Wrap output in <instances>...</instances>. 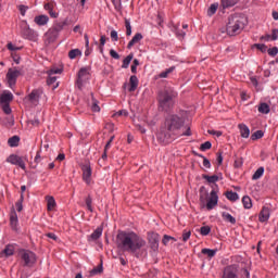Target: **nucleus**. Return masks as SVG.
<instances>
[{
    "label": "nucleus",
    "instance_id": "1",
    "mask_svg": "<svg viewBox=\"0 0 278 278\" xmlns=\"http://www.w3.org/2000/svg\"><path fill=\"white\" fill-rule=\"evenodd\" d=\"M182 127L184 118L175 114L168 115L156 132L157 142L160 144H170V142H175L180 136H192L190 127H187V131H182Z\"/></svg>",
    "mask_w": 278,
    "mask_h": 278
},
{
    "label": "nucleus",
    "instance_id": "2",
    "mask_svg": "<svg viewBox=\"0 0 278 278\" xmlns=\"http://www.w3.org/2000/svg\"><path fill=\"white\" fill-rule=\"evenodd\" d=\"M117 247L127 253H137L143 247H147V241L136 232L122 231L117 233Z\"/></svg>",
    "mask_w": 278,
    "mask_h": 278
},
{
    "label": "nucleus",
    "instance_id": "3",
    "mask_svg": "<svg viewBox=\"0 0 278 278\" xmlns=\"http://www.w3.org/2000/svg\"><path fill=\"white\" fill-rule=\"evenodd\" d=\"M177 93L173 89H165L159 93V108L163 112H168L175 105Z\"/></svg>",
    "mask_w": 278,
    "mask_h": 278
},
{
    "label": "nucleus",
    "instance_id": "4",
    "mask_svg": "<svg viewBox=\"0 0 278 278\" xmlns=\"http://www.w3.org/2000/svg\"><path fill=\"white\" fill-rule=\"evenodd\" d=\"M242 29H244V17L240 14L230 15L226 27L228 36H238Z\"/></svg>",
    "mask_w": 278,
    "mask_h": 278
},
{
    "label": "nucleus",
    "instance_id": "5",
    "mask_svg": "<svg viewBox=\"0 0 278 278\" xmlns=\"http://www.w3.org/2000/svg\"><path fill=\"white\" fill-rule=\"evenodd\" d=\"M200 203L202 207H206L208 212L214 210L216 205H218V193L216 192V190L213 189L206 200V203L205 198H203V195H200Z\"/></svg>",
    "mask_w": 278,
    "mask_h": 278
},
{
    "label": "nucleus",
    "instance_id": "6",
    "mask_svg": "<svg viewBox=\"0 0 278 278\" xmlns=\"http://www.w3.org/2000/svg\"><path fill=\"white\" fill-rule=\"evenodd\" d=\"M21 29V34L26 40H31L33 42L38 40V33L29 27L27 21H22Z\"/></svg>",
    "mask_w": 278,
    "mask_h": 278
},
{
    "label": "nucleus",
    "instance_id": "7",
    "mask_svg": "<svg viewBox=\"0 0 278 278\" xmlns=\"http://www.w3.org/2000/svg\"><path fill=\"white\" fill-rule=\"evenodd\" d=\"M20 257L24 264V266H27L28 268H31L34 264L37 262L36 253L29 251V250H22L20 251Z\"/></svg>",
    "mask_w": 278,
    "mask_h": 278
},
{
    "label": "nucleus",
    "instance_id": "8",
    "mask_svg": "<svg viewBox=\"0 0 278 278\" xmlns=\"http://www.w3.org/2000/svg\"><path fill=\"white\" fill-rule=\"evenodd\" d=\"M40 97H42V90L34 89L28 96L25 97V103H29L34 108L40 103Z\"/></svg>",
    "mask_w": 278,
    "mask_h": 278
},
{
    "label": "nucleus",
    "instance_id": "9",
    "mask_svg": "<svg viewBox=\"0 0 278 278\" xmlns=\"http://www.w3.org/2000/svg\"><path fill=\"white\" fill-rule=\"evenodd\" d=\"M21 77V72L18 68H9L7 73V81L9 84V88H14L16 86V80Z\"/></svg>",
    "mask_w": 278,
    "mask_h": 278
},
{
    "label": "nucleus",
    "instance_id": "10",
    "mask_svg": "<svg viewBox=\"0 0 278 278\" xmlns=\"http://www.w3.org/2000/svg\"><path fill=\"white\" fill-rule=\"evenodd\" d=\"M60 73H62V70L60 68H53L48 72L49 77L47 79V84L48 86H52V90H55V88L60 86V83H58V77L54 76L60 75Z\"/></svg>",
    "mask_w": 278,
    "mask_h": 278
},
{
    "label": "nucleus",
    "instance_id": "11",
    "mask_svg": "<svg viewBox=\"0 0 278 278\" xmlns=\"http://www.w3.org/2000/svg\"><path fill=\"white\" fill-rule=\"evenodd\" d=\"M90 77V67H83L78 72V78H77V88L81 90V87L84 86V81Z\"/></svg>",
    "mask_w": 278,
    "mask_h": 278
},
{
    "label": "nucleus",
    "instance_id": "12",
    "mask_svg": "<svg viewBox=\"0 0 278 278\" xmlns=\"http://www.w3.org/2000/svg\"><path fill=\"white\" fill-rule=\"evenodd\" d=\"M7 162L9 164H12L13 166H20V168H22V170H25V168H26L25 160H23L22 156H18L16 154L9 155V157L7 159Z\"/></svg>",
    "mask_w": 278,
    "mask_h": 278
},
{
    "label": "nucleus",
    "instance_id": "13",
    "mask_svg": "<svg viewBox=\"0 0 278 278\" xmlns=\"http://www.w3.org/2000/svg\"><path fill=\"white\" fill-rule=\"evenodd\" d=\"M59 36L60 35L55 33L53 28H49L43 36V42L46 47H49V45H53V42L58 40Z\"/></svg>",
    "mask_w": 278,
    "mask_h": 278
},
{
    "label": "nucleus",
    "instance_id": "14",
    "mask_svg": "<svg viewBox=\"0 0 278 278\" xmlns=\"http://www.w3.org/2000/svg\"><path fill=\"white\" fill-rule=\"evenodd\" d=\"M55 5L56 3L54 1L47 2L43 5V10L49 13L51 18H58L59 16L58 12H55Z\"/></svg>",
    "mask_w": 278,
    "mask_h": 278
},
{
    "label": "nucleus",
    "instance_id": "15",
    "mask_svg": "<svg viewBox=\"0 0 278 278\" xmlns=\"http://www.w3.org/2000/svg\"><path fill=\"white\" fill-rule=\"evenodd\" d=\"M92 177V167H90V164L83 165V179L88 185H90V178Z\"/></svg>",
    "mask_w": 278,
    "mask_h": 278
},
{
    "label": "nucleus",
    "instance_id": "16",
    "mask_svg": "<svg viewBox=\"0 0 278 278\" xmlns=\"http://www.w3.org/2000/svg\"><path fill=\"white\" fill-rule=\"evenodd\" d=\"M269 218H270V208L268 206H263V208L258 214L260 223H268Z\"/></svg>",
    "mask_w": 278,
    "mask_h": 278
},
{
    "label": "nucleus",
    "instance_id": "17",
    "mask_svg": "<svg viewBox=\"0 0 278 278\" xmlns=\"http://www.w3.org/2000/svg\"><path fill=\"white\" fill-rule=\"evenodd\" d=\"M34 23L39 27H45L49 23V17L47 15H37L34 18Z\"/></svg>",
    "mask_w": 278,
    "mask_h": 278
},
{
    "label": "nucleus",
    "instance_id": "18",
    "mask_svg": "<svg viewBox=\"0 0 278 278\" xmlns=\"http://www.w3.org/2000/svg\"><path fill=\"white\" fill-rule=\"evenodd\" d=\"M13 100H14V94H12V92L10 91H4L0 96V103H12Z\"/></svg>",
    "mask_w": 278,
    "mask_h": 278
},
{
    "label": "nucleus",
    "instance_id": "19",
    "mask_svg": "<svg viewBox=\"0 0 278 278\" xmlns=\"http://www.w3.org/2000/svg\"><path fill=\"white\" fill-rule=\"evenodd\" d=\"M66 25H68V20H64L63 22H55L51 29L60 35V31H62Z\"/></svg>",
    "mask_w": 278,
    "mask_h": 278
},
{
    "label": "nucleus",
    "instance_id": "20",
    "mask_svg": "<svg viewBox=\"0 0 278 278\" xmlns=\"http://www.w3.org/2000/svg\"><path fill=\"white\" fill-rule=\"evenodd\" d=\"M241 138H249L251 136V130L249 129V126L245 124H239L238 125Z\"/></svg>",
    "mask_w": 278,
    "mask_h": 278
},
{
    "label": "nucleus",
    "instance_id": "21",
    "mask_svg": "<svg viewBox=\"0 0 278 278\" xmlns=\"http://www.w3.org/2000/svg\"><path fill=\"white\" fill-rule=\"evenodd\" d=\"M10 225L14 230H16V227H18V215L14 210L11 212V215H10Z\"/></svg>",
    "mask_w": 278,
    "mask_h": 278
},
{
    "label": "nucleus",
    "instance_id": "22",
    "mask_svg": "<svg viewBox=\"0 0 278 278\" xmlns=\"http://www.w3.org/2000/svg\"><path fill=\"white\" fill-rule=\"evenodd\" d=\"M129 92H136V89L138 88V76L132 75L129 78Z\"/></svg>",
    "mask_w": 278,
    "mask_h": 278
},
{
    "label": "nucleus",
    "instance_id": "23",
    "mask_svg": "<svg viewBox=\"0 0 278 278\" xmlns=\"http://www.w3.org/2000/svg\"><path fill=\"white\" fill-rule=\"evenodd\" d=\"M202 255H206L207 260H212L213 257H216V253H218V250H212L204 248L201 250Z\"/></svg>",
    "mask_w": 278,
    "mask_h": 278
},
{
    "label": "nucleus",
    "instance_id": "24",
    "mask_svg": "<svg viewBox=\"0 0 278 278\" xmlns=\"http://www.w3.org/2000/svg\"><path fill=\"white\" fill-rule=\"evenodd\" d=\"M238 3V0H220V7L223 10H227L229 8H233Z\"/></svg>",
    "mask_w": 278,
    "mask_h": 278
},
{
    "label": "nucleus",
    "instance_id": "25",
    "mask_svg": "<svg viewBox=\"0 0 278 278\" xmlns=\"http://www.w3.org/2000/svg\"><path fill=\"white\" fill-rule=\"evenodd\" d=\"M46 201H47L48 212H52V210H55V205H56L55 198H53L51 195H47Z\"/></svg>",
    "mask_w": 278,
    "mask_h": 278
},
{
    "label": "nucleus",
    "instance_id": "26",
    "mask_svg": "<svg viewBox=\"0 0 278 278\" xmlns=\"http://www.w3.org/2000/svg\"><path fill=\"white\" fill-rule=\"evenodd\" d=\"M140 40H142V34L137 33L132 39L128 42L127 49H131V47H134V45H138V42H140Z\"/></svg>",
    "mask_w": 278,
    "mask_h": 278
},
{
    "label": "nucleus",
    "instance_id": "27",
    "mask_svg": "<svg viewBox=\"0 0 278 278\" xmlns=\"http://www.w3.org/2000/svg\"><path fill=\"white\" fill-rule=\"evenodd\" d=\"M222 218L225 220V223H230V225H236V217H233L231 214L227 212L222 213Z\"/></svg>",
    "mask_w": 278,
    "mask_h": 278
},
{
    "label": "nucleus",
    "instance_id": "28",
    "mask_svg": "<svg viewBox=\"0 0 278 278\" xmlns=\"http://www.w3.org/2000/svg\"><path fill=\"white\" fill-rule=\"evenodd\" d=\"M101 236H103V227L100 226L98 227L91 235H90V240H99V238H101Z\"/></svg>",
    "mask_w": 278,
    "mask_h": 278
},
{
    "label": "nucleus",
    "instance_id": "29",
    "mask_svg": "<svg viewBox=\"0 0 278 278\" xmlns=\"http://www.w3.org/2000/svg\"><path fill=\"white\" fill-rule=\"evenodd\" d=\"M225 197L226 199H228V201H232V202H236L238 201V199H240V195H238V193L233 191H227L225 193Z\"/></svg>",
    "mask_w": 278,
    "mask_h": 278
},
{
    "label": "nucleus",
    "instance_id": "30",
    "mask_svg": "<svg viewBox=\"0 0 278 278\" xmlns=\"http://www.w3.org/2000/svg\"><path fill=\"white\" fill-rule=\"evenodd\" d=\"M242 203L245 210H251L253 207V202L251 201V198L249 195H244L242 198Z\"/></svg>",
    "mask_w": 278,
    "mask_h": 278
},
{
    "label": "nucleus",
    "instance_id": "31",
    "mask_svg": "<svg viewBox=\"0 0 278 278\" xmlns=\"http://www.w3.org/2000/svg\"><path fill=\"white\" fill-rule=\"evenodd\" d=\"M258 112L261 114H269L270 113V106L267 103L263 102L258 106Z\"/></svg>",
    "mask_w": 278,
    "mask_h": 278
},
{
    "label": "nucleus",
    "instance_id": "32",
    "mask_svg": "<svg viewBox=\"0 0 278 278\" xmlns=\"http://www.w3.org/2000/svg\"><path fill=\"white\" fill-rule=\"evenodd\" d=\"M20 142H21V138L18 136H13L8 140L9 147H17Z\"/></svg>",
    "mask_w": 278,
    "mask_h": 278
},
{
    "label": "nucleus",
    "instance_id": "33",
    "mask_svg": "<svg viewBox=\"0 0 278 278\" xmlns=\"http://www.w3.org/2000/svg\"><path fill=\"white\" fill-rule=\"evenodd\" d=\"M134 60V53L128 54L124 61H123V65L122 68H129V64H131V61Z\"/></svg>",
    "mask_w": 278,
    "mask_h": 278
},
{
    "label": "nucleus",
    "instance_id": "34",
    "mask_svg": "<svg viewBox=\"0 0 278 278\" xmlns=\"http://www.w3.org/2000/svg\"><path fill=\"white\" fill-rule=\"evenodd\" d=\"M91 98H92V105H91L92 112H101V108L99 106V101L94 99V93H91Z\"/></svg>",
    "mask_w": 278,
    "mask_h": 278
},
{
    "label": "nucleus",
    "instance_id": "35",
    "mask_svg": "<svg viewBox=\"0 0 278 278\" xmlns=\"http://www.w3.org/2000/svg\"><path fill=\"white\" fill-rule=\"evenodd\" d=\"M202 179L207 180L208 184H216V181H218V176L217 175H213V176H208V175H202Z\"/></svg>",
    "mask_w": 278,
    "mask_h": 278
},
{
    "label": "nucleus",
    "instance_id": "36",
    "mask_svg": "<svg viewBox=\"0 0 278 278\" xmlns=\"http://www.w3.org/2000/svg\"><path fill=\"white\" fill-rule=\"evenodd\" d=\"M263 175H264V167H258L256 172L253 174L252 179L254 181H257V179L262 178Z\"/></svg>",
    "mask_w": 278,
    "mask_h": 278
},
{
    "label": "nucleus",
    "instance_id": "37",
    "mask_svg": "<svg viewBox=\"0 0 278 278\" xmlns=\"http://www.w3.org/2000/svg\"><path fill=\"white\" fill-rule=\"evenodd\" d=\"M173 71H175V66H172V67L165 70L164 72H161V73L159 74V77H160L161 79H166V77H168V75H170V73H173Z\"/></svg>",
    "mask_w": 278,
    "mask_h": 278
},
{
    "label": "nucleus",
    "instance_id": "38",
    "mask_svg": "<svg viewBox=\"0 0 278 278\" xmlns=\"http://www.w3.org/2000/svg\"><path fill=\"white\" fill-rule=\"evenodd\" d=\"M162 242H163L164 247H168L169 242H177V240L172 236L164 235Z\"/></svg>",
    "mask_w": 278,
    "mask_h": 278
},
{
    "label": "nucleus",
    "instance_id": "39",
    "mask_svg": "<svg viewBox=\"0 0 278 278\" xmlns=\"http://www.w3.org/2000/svg\"><path fill=\"white\" fill-rule=\"evenodd\" d=\"M78 55H81V50L79 49H73L68 52L70 60H75V58H78Z\"/></svg>",
    "mask_w": 278,
    "mask_h": 278
},
{
    "label": "nucleus",
    "instance_id": "40",
    "mask_svg": "<svg viewBox=\"0 0 278 278\" xmlns=\"http://www.w3.org/2000/svg\"><path fill=\"white\" fill-rule=\"evenodd\" d=\"M23 201H25V195L21 193L20 200L15 203L17 212H23Z\"/></svg>",
    "mask_w": 278,
    "mask_h": 278
},
{
    "label": "nucleus",
    "instance_id": "41",
    "mask_svg": "<svg viewBox=\"0 0 278 278\" xmlns=\"http://www.w3.org/2000/svg\"><path fill=\"white\" fill-rule=\"evenodd\" d=\"M218 10V3H213L207 10V15L208 16H214L216 14V11Z\"/></svg>",
    "mask_w": 278,
    "mask_h": 278
},
{
    "label": "nucleus",
    "instance_id": "42",
    "mask_svg": "<svg viewBox=\"0 0 278 278\" xmlns=\"http://www.w3.org/2000/svg\"><path fill=\"white\" fill-rule=\"evenodd\" d=\"M261 138H264V131L262 130H256L251 136V140H260Z\"/></svg>",
    "mask_w": 278,
    "mask_h": 278
},
{
    "label": "nucleus",
    "instance_id": "43",
    "mask_svg": "<svg viewBox=\"0 0 278 278\" xmlns=\"http://www.w3.org/2000/svg\"><path fill=\"white\" fill-rule=\"evenodd\" d=\"M0 108L4 114H12V109L10 108V103H0Z\"/></svg>",
    "mask_w": 278,
    "mask_h": 278
},
{
    "label": "nucleus",
    "instance_id": "44",
    "mask_svg": "<svg viewBox=\"0 0 278 278\" xmlns=\"http://www.w3.org/2000/svg\"><path fill=\"white\" fill-rule=\"evenodd\" d=\"M85 203L89 212H94V210L92 208V198L90 195L86 198Z\"/></svg>",
    "mask_w": 278,
    "mask_h": 278
},
{
    "label": "nucleus",
    "instance_id": "45",
    "mask_svg": "<svg viewBox=\"0 0 278 278\" xmlns=\"http://www.w3.org/2000/svg\"><path fill=\"white\" fill-rule=\"evenodd\" d=\"M211 231H212V228H210V226H202L200 228L201 236H210Z\"/></svg>",
    "mask_w": 278,
    "mask_h": 278
},
{
    "label": "nucleus",
    "instance_id": "46",
    "mask_svg": "<svg viewBox=\"0 0 278 278\" xmlns=\"http://www.w3.org/2000/svg\"><path fill=\"white\" fill-rule=\"evenodd\" d=\"M253 47L255 49H258V51H261L262 53H266V51H268V47H266V45L264 43H255Z\"/></svg>",
    "mask_w": 278,
    "mask_h": 278
},
{
    "label": "nucleus",
    "instance_id": "47",
    "mask_svg": "<svg viewBox=\"0 0 278 278\" xmlns=\"http://www.w3.org/2000/svg\"><path fill=\"white\" fill-rule=\"evenodd\" d=\"M3 253L7 257H10V255H14V248L12 245H8L4 250Z\"/></svg>",
    "mask_w": 278,
    "mask_h": 278
},
{
    "label": "nucleus",
    "instance_id": "48",
    "mask_svg": "<svg viewBox=\"0 0 278 278\" xmlns=\"http://www.w3.org/2000/svg\"><path fill=\"white\" fill-rule=\"evenodd\" d=\"M208 149H212V142L205 141L200 146V151H208Z\"/></svg>",
    "mask_w": 278,
    "mask_h": 278
},
{
    "label": "nucleus",
    "instance_id": "49",
    "mask_svg": "<svg viewBox=\"0 0 278 278\" xmlns=\"http://www.w3.org/2000/svg\"><path fill=\"white\" fill-rule=\"evenodd\" d=\"M125 27L126 36H131V22H129V20H125Z\"/></svg>",
    "mask_w": 278,
    "mask_h": 278
},
{
    "label": "nucleus",
    "instance_id": "50",
    "mask_svg": "<svg viewBox=\"0 0 278 278\" xmlns=\"http://www.w3.org/2000/svg\"><path fill=\"white\" fill-rule=\"evenodd\" d=\"M150 241L152 242V244H157V242H160V235L152 233V236L150 237Z\"/></svg>",
    "mask_w": 278,
    "mask_h": 278
},
{
    "label": "nucleus",
    "instance_id": "51",
    "mask_svg": "<svg viewBox=\"0 0 278 278\" xmlns=\"http://www.w3.org/2000/svg\"><path fill=\"white\" fill-rule=\"evenodd\" d=\"M190 236H192V232L185 230L182 233V242H188V240H190Z\"/></svg>",
    "mask_w": 278,
    "mask_h": 278
},
{
    "label": "nucleus",
    "instance_id": "52",
    "mask_svg": "<svg viewBox=\"0 0 278 278\" xmlns=\"http://www.w3.org/2000/svg\"><path fill=\"white\" fill-rule=\"evenodd\" d=\"M115 10L118 12L121 11V8H122V3H121V0H111Z\"/></svg>",
    "mask_w": 278,
    "mask_h": 278
},
{
    "label": "nucleus",
    "instance_id": "53",
    "mask_svg": "<svg viewBox=\"0 0 278 278\" xmlns=\"http://www.w3.org/2000/svg\"><path fill=\"white\" fill-rule=\"evenodd\" d=\"M267 52H268V55H271L273 58H275V55H277L278 53V48L277 47L270 48L267 50Z\"/></svg>",
    "mask_w": 278,
    "mask_h": 278
},
{
    "label": "nucleus",
    "instance_id": "54",
    "mask_svg": "<svg viewBox=\"0 0 278 278\" xmlns=\"http://www.w3.org/2000/svg\"><path fill=\"white\" fill-rule=\"evenodd\" d=\"M111 39L113 40V42H118V31L112 30L111 31Z\"/></svg>",
    "mask_w": 278,
    "mask_h": 278
},
{
    "label": "nucleus",
    "instance_id": "55",
    "mask_svg": "<svg viewBox=\"0 0 278 278\" xmlns=\"http://www.w3.org/2000/svg\"><path fill=\"white\" fill-rule=\"evenodd\" d=\"M108 40V38L105 37V35H102L100 37V49L101 51H103V47H105V41Z\"/></svg>",
    "mask_w": 278,
    "mask_h": 278
},
{
    "label": "nucleus",
    "instance_id": "56",
    "mask_svg": "<svg viewBox=\"0 0 278 278\" xmlns=\"http://www.w3.org/2000/svg\"><path fill=\"white\" fill-rule=\"evenodd\" d=\"M110 55H111V58H113L114 60H121V55H119L118 52H116L115 50H110Z\"/></svg>",
    "mask_w": 278,
    "mask_h": 278
},
{
    "label": "nucleus",
    "instance_id": "57",
    "mask_svg": "<svg viewBox=\"0 0 278 278\" xmlns=\"http://www.w3.org/2000/svg\"><path fill=\"white\" fill-rule=\"evenodd\" d=\"M203 167L212 168V163H210V160H207V157H203Z\"/></svg>",
    "mask_w": 278,
    "mask_h": 278
},
{
    "label": "nucleus",
    "instance_id": "58",
    "mask_svg": "<svg viewBox=\"0 0 278 278\" xmlns=\"http://www.w3.org/2000/svg\"><path fill=\"white\" fill-rule=\"evenodd\" d=\"M99 273H103V266L93 268L91 275H99Z\"/></svg>",
    "mask_w": 278,
    "mask_h": 278
},
{
    "label": "nucleus",
    "instance_id": "59",
    "mask_svg": "<svg viewBox=\"0 0 278 278\" xmlns=\"http://www.w3.org/2000/svg\"><path fill=\"white\" fill-rule=\"evenodd\" d=\"M278 39V29L274 28L271 30V40H277Z\"/></svg>",
    "mask_w": 278,
    "mask_h": 278
},
{
    "label": "nucleus",
    "instance_id": "60",
    "mask_svg": "<svg viewBox=\"0 0 278 278\" xmlns=\"http://www.w3.org/2000/svg\"><path fill=\"white\" fill-rule=\"evenodd\" d=\"M18 10H20L22 16H25V14L27 12V7L26 5H20Z\"/></svg>",
    "mask_w": 278,
    "mask_h": 278
},
{
    "label": "nucleus",
    "instance_id": "61",
    "mask_svg": "<svg viewBox=\"0 0 278 278\" xmlns=\"http://www.w3.org/2000/svg\"><path fill=\"white\" fill-rule=\"evenodd\" d=\"M243 162L242 159H238L235 161V168H240L242 166Z\"/></svg>",
    "mask_w": 278,
    "mask_h": 278
},
{
    "label": "nucleus",
    "instance_id": "62",
    "mask_svg": "<svg viewBox=\"0 0 278 278\" xmlns=\"http://www.w3.org/2000/svg\"><path fill=\"white\" fill-rule=\"evenodd\" d=\"M30 124H33L35 127H38V125H40V119L35 117L34 119L30 121Z\"/></svg>",
    "mask_w": 278,
    "mask_h": 278
},
{
    "label": "nucleus",
    "instance_id": "63",
    "mask_svg": "<svg viewBox=\"0 0 278 278\" xmlns=\"http://www.w3.org/2000/svg\"><path fill=\"white\" fill-rule=\"evenodd\" d=\"M217 164H218V166H220V164H223V154L220 152L217 153Z\"/></svg>",
    "mask_w": 278,
    "mask_h": 278
},
{
    "label": "nucleus",
    "instance_id": "64",
    "mask_svg": "<svg viewBox=\"0 0 278 278\" xmlns=\"http://www.w3.org/2000/svg\"><path fill=\"white\" fill-rule=\"evenodd\" d=\"M176 36H177L178 38H184V37L186 36V31H184V30H177V31H176Z\"/></svg>",
    "mask_w": 278,
    "mask_h": 278
}]
</instances>
